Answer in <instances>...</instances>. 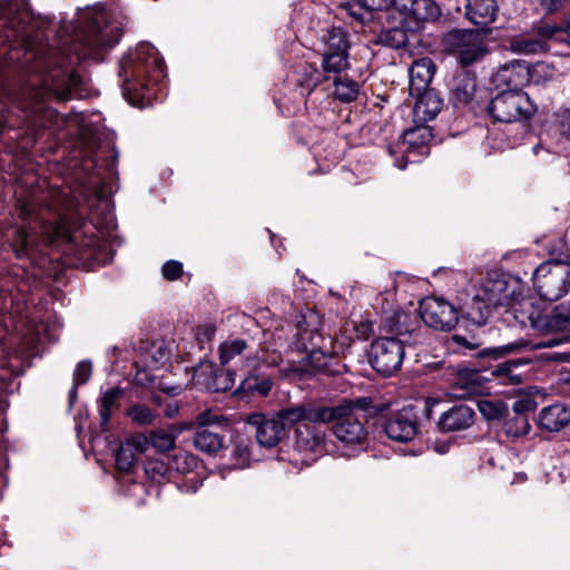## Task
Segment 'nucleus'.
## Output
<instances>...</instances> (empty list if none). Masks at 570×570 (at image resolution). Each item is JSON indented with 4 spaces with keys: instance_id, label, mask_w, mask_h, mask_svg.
I'll list each match as a JSON object with an SVG mask.
<instances>
[{
    "instance_id": "5701e85b",
    "label": "nucleus",
    "mask_w": 570,
    "mask_h": 570,
    "mask_svg": "<svg viewBox=\"0 0 570 570\" xmlns=\"http://www.w3.org/2000/svg\"><path fill=\"white\" fill-rule=\"evenodd\" d=\"M389 4L404 16V21L415 23L417 28L421 22L436 20L441 16L438 2H389Z\"/></svg>"
},
{
    "instance_id": "423d86ee",
    "label": "nucleus",
    "mask_w": 570,
    "mask_h": 570,
    "mask_svg": "<svg viewBox=\"0 0 570 570\" xmlns=\"http://www.w3.org/2000/svg\"><path fill=\"white\" fill-rule=\"evenodd\" d=\"M562 309L563 307L558 305L549 314L530 313L528 315L530 326L535 332L543 336L552 335L551 337H542L533 342L520 338L504 345L488 348V355L501 358L507 355L517 354L525 348H552L570 342V335L563 333L569 326Z\"/></svg>"
},
{
    "instance_id": "6e6d98bb",
    "label": "nucleus",
    "mask_w": 570,
    "mask_h": 570,
    "mask_svg": "<svg viewBox=\"0 0 570 570\" xmlns=\"http://www.w3.org/2000/svg\"><path fill=\"white\" fill-rule=\"evenodd\" d=\"M234 372L226 371L220 372L216 375V383L214 385V391H227L229 390L235 382Z\"/></svg>"
},
{
    "instance_id": "a878e982",
    "label": "nucleus",
    "mask_w": 570,
    "mask_h": 570,
    "mask_svg": "<svg viewBox=\"0 0 570 570\" xmlns=\"http://www.w3.org/2000/svg\"><path fill=\"white\" fill-rule=\"evenodd\" d=\"M488 48L483 38L475 31L463 30L462 52H458L455 58L461 66H470L484 58Z\"/></svg>"
},
{
    "instance_id": "ea45409f",
    "label": "nucleus",
    "mask_w": 570,
    "mask_h": 570,
    "mask_svg": "<svg viewBox=\"0 0 570 570\" xmlns=\"http://www.w3.org/2000/svg\"><path fill=\"white\" fill-rule=\"evenodd\" d=\"M145 473L148 479L154 482H163L169 478L170 468L169 461H164L163 458L149 459L144 465Z\"/></svg>"
},
{
    "instance_id": "3c124183",
    "label": "nucleus",
    "mask_w": 570,
    "mask_h": 570,
    "mask_svg": "<svg viewBox=\"0 0 570 570\" xmlns=\"http://www.w3.org/2000/svg\"><path fill=\"white\" fill-rule=\"evenodd\" d=\"M92 373V365L89 361H81L77 364L73 371V383L82 385L87 383Z\"/></svg>"
},
{
    "instance_id": "f03ea898",
    "label": "nucleus",
    "mask_w": 570,
    "mask_h": 570,
    "mask_svg": "<svg viewBox=\"0 0 570 570\" xmlns=\"http://www.w3.org/2000/svg\"><path fill=\"white\" fill-rule=\"evenodd\" d=\"M58 196L57 190L35 191L30 198L18 199V214L26 224L16 230L14 244L20 247L22 254L32 248L38 229L40 238L48 244L58 238L76 240L77 236L71 234L69 222L57 207Z\"/></svg>"
},
{
    "instance_id": "7ed1b4c3",
    "label": "nucleus",
    "mask_w": 570,
    "mask_h": 570,
    "mask_svg": "<svg viewBox=\"0 0 570 570\" xmlns=\"http://www.w3.org/2000/svg\"><path fill=\"white\" fill-rule=\"evenodd\" d=\"M166 66L157 49L149 42H140L130 50L119 65L122 95L131 105L150 102L156 95L154 87L166 77Z\"/></svg>"
},
{
    "instance_id": "c03bdc74",
    "label": "nucleus",
    "mask_w": 570,
    "mask_h": 570,
    "mask_svg": "<svg viewBox=\"0 0 570 570\" xmlns=\"http://www.w3.org/2000/svg\"><path fill=\"white\" fill-rule=\"evenodd\" d=\"M478 409L482 416L488 421L502 417L507 411V406L503 402L488 399L478 401Z\"/></svg>"
},
{
    "instance_id": "ddd939ff",
    "label": "nucleus",
    "mask_w": 570,
    "mask_h": 570,
    "mask_svg": "<svg viewBox=\"0 0 570 570\" xmlns=\"http://www.w3.org/2000/svg\"><path fill=\"white\" fill-rule=\"evenodd\" d=\"M422 321L438 331H451L459 321V312L448 301L434 296L425 297L420 302Z\"/></svg>"
},
{
    "instance_id": "a18cd8bd",
    "label": "nucleus",
    "mask_w": 570,
    "mask_h": 570,
    "mask_svg": "<svg viewBox=\"0 0 570 570\" xmlns=\"http://www.w3.org/2000/svg\"><path fill=\"white\" fill-rule=\"evenodd\" d=\"M127 415L131 422L138 425L151 424L156 419V414L144 404H135L128 407Z\"/></svg>"
},
{
    "instance_id": "5fc2aeb1",
    "label": "nucleus",
    "mask_w": 570,
    "mask_h": 570,
    "mask_svg": "<svg viewBox=\"0 0 570 570\" xmlns=\"http://www.w3.org/2000/svg\"><path fill=\"white\" fill-rule=\"evenodd\" d=\"M161 273L164 278L176 281L183 273V264L178 261H168L163 265Z\"/></svg>"
},
{
    "instance_id": "e2e57ef3",
    "label": "nucleus",
    "mask_w": 570,
    "mask_h": 570,
    "mask_svg": "<svg viewBox=\"0 0 570 570\" xmlns=\"http://www.w3.org/2000/svg\"><path fill=\"white\" fill-rule=\"evenodd\" d=\"M190 482H191L190 485L187 484V483L180 484L179 485L180 491L193 492L194 493L202 485V482H199L198 480H195V479H193Z\"/></svg>"
},
{
    "instance_id": "338daca9",
    "label": "nucleus",
    "mask_w": 570,
    "mask_h": 570,
    "mask_svg": "<svg viewBox=\"0 0 570 570\" xmlns=\"http://www.w3.org/2000/svg\"><path fill=\"white\" fill-rule=\"evenodd\" d=\"M78 386L79 385H76V383H73L72 387L70 389L69 391V404L70 406L73 405V403L77 401V397H78Z\"/></svg>"
},
{
    "instance_id": "0eeeda50",
    "label": "nucleus",
    "mask_w": 570,
    "mask_h": 570,
    "mask_svg": "<svg viewBox=\"0 0 570 570\" xmlns=\"http://www.w3.org/2000/svg\"><path fill=\"white\" fill-rule=\"evenodd\" d=\"M357 405L350 400L333 406H326L330 417L322 424L333 423L332 433L341 443L344 455L353 456L368 446V433L357 413Z\"/></svg>"
},
{
    "instance_id": "a211bd4d",
    "label": "nucleus",
    "mask_w": 570,
    "mask_h": 570,
    "mask_svg": "<svg viewBox=\"0 0 570 570\" xmlns=\"http://www.w3.org/2000/svg\"><path fill=\"white\" fill-rule=\"evenodd\" d=\"M320 317L313 311L299 314V320L296 325L295 340L293 346L299 352H308L318 346L321 340L320 334Z\"/></svg>"
},
{
    "instance_id": "052dcab7",
    "label": "nucleus",
    "mask_w": 570,
    "mask_h": 570,
    "mask_svg": "<svg viewBox=\"0 0 570 570\" xmlns=\"http://www.w3.org/2000/svg\"><path fill=\"white\" fill-rule=\"evenodd\" d=\"M452 340L458 345L463 346V347H465L468 350H474L478 346L476 343H472V342L468 341L466 337L463 336V335L454 334L452 336Z\"/></svg>"
},
{
    "instance_id": "393cba45",
    "label": "nucleus",
    "mask_w": 570,
    "mask_h": 570,
    "mask_svg": "<svg viewBox=\"0 0 570 570\" xmlns=\"http://www.w3.org/2000/svg\"><path fill=\"white\" fill-rule=\"evenodd\" d=\"M435 73V65L431 58H421L412 62L409 69V92L411 96L417 92L431 90L430 83Z\"/></svg>"
},
{
    "instance_id": "c85d7f7f",
    "label": "nucleus",
    "mask_w": 570,
    "mask_h": 570,
    "mask_svg": "<svg viewBox=\"0 0 570 570\" xmlns=\"http://www.w3.org/2000/svg\"><path fill=\"white\" fill-rule=\"evenodd\" d=\"M465 17L475 26L485 27L495 20V2H465Z\"/></svg>"
},
{
    "instance_id": "aec40b11",
    "label": "nucleus",
    "mask_w": 570,
    "mask_h": 570,
    "mask_svg": "<svg viewBox=\"0 0 570 570\" xmlns=\"http://www.w3.org/2000/svg\"><path fill=\"white\" fill-rule=\"evenodd\" d=\"M475 422L474 410L466 404H455L444 411L438 421L442 432H459L470 429Z\"/></svg>"
},
{
    "instance_id": "774afa93",
    "label": "nucleus",
    "mask_w": 570,
    "mask_h": 570,
    "mask_svg": "<svg viewBox=\"0 0 570 570\" xmlns=\"http://www.w3.org/2000/svg\"><path fill=\"white\" fill-rule=\"evenodd\" d=\"M561 307H563V314L567 320L568 326L570 325V301L563 304H560Z\"/></svg>"
},
{
    "instance_id": "de8ad7c7",
    "label": "nucleus",
    "mask_w": 570,
    "mask_h": 570,
    "mask_svg": "<svg viewBox=\"0 0 570 570\" xmlns=\"http://www.w3.org/2000/svg\"><path fill=\"white\" fill-rule=\"evenodd\" d=\"M463 30L454 29L446 32L442 40L444 50L452 56L462 52Z\"/></svg>"
},
{
    "instance_id": "4d7b16f0",
    "label": "nucleus",
    "mask_w": 570,
    "mask_h": 570,
    "mask_svg": "<svg viewBox=\"0 0 570 570\" xmlns=\"http://www.w3.org/2000/svg\"><path fill=\"white\" fill-rule=\"evenodd\" d=\"M560 134L570 139V106L562 109L558 115Z\"/></svg>"
},
{
    "instance_id": "f704fd0d",
    "label": "nucleus",
    "mask_w": 570,
    "mask_h": 570,
    "mask_svg": "<svg viewBox=\"0 0 570 570\" xmlns=\"http://www.w3.org/2000/svg\"><path fill=\"white\" fill-rule=\"evenodd\" d=\"M328 52H348L350 41L347 33L341 27H332L322 36Z\"/></svg>"
},
{
    "instance_id": "1a4fd4ad",
    "label": "nucleus",
    "mask_w": 570,
    "mask_h": 570,
    "mask_svg": "<svg viewBox=\"0 0 570 570\" xmlns=\"http://www.w3.org/2000/svg\"><path fill=\"white\" fill-rule=\"evenodd\" d=\"M406 318V314L395 313L387 321V331L397 337H379L371 344L368 362L373 370L383 376H392L403 364L405 341L400 337L406 335L409 330L403 328L401 322Z\"/></svg>"
},
{
    "instance_id": "2f4dec72",
    "label": "nucleus",
    "mask_w": 570,
    "mask_h": 570,
    "mask_svg": "<svg viewBox=\"0 0 570 570\" xmlns=\"http://www.w3.org/2000/svg\"><path fill=\"white\" fill-rule=\"evenodd\" d=\"M391 6H382V2H343L341 9L345 10L355 21L365 24L373 19V11L389 10Z\"/></svg>"
},
{
    "instance_id": "473e14b6",
    "label": "nucleus",
    "mask_w": 570,
    "mask_h": 570,
    "mask_svg": "<svg viewBox=\"0 0 570 570\" xmlns=\"http://www.w3.org/2000/svg\"><path fill=\"white\" fill-rule=\"evenodd\" d=\"M333 96L341 102L348 104L357 99L361 83L346 76H335L333 80Z\"/></svg>"
},
{
    "instance_id": "39448f33",
    "label": "nucleus",
    "mask_w": 570,
    "mask_h": 570,
    "mask_svg": "<svg viewBox=\"0 0 570 570\" xmlns=\"http://www.w3.org/2000/svg\"><path fill=\"white\" fill-rule=\"evenodd\" d=\"M327 405L298 403L278 410L275 414L282 422L288 435L291 428L295 429V449L302 453H322L325 450L326 433L316 424L330 417Z\"/></svg>"
},
{
    "instance_id": "49530a36",
    "label": "nucleus",
    "mask_w": 570,
    "mask_h": 570,
    "mask_svg": "<svg viewBox=\"0 0 570 570\" xmlns=\"http://www.w3.org/2000/svg\"><path fill=\"white\" fill-rule=\"evenodd\" d=\"M148 356L150 360L147 364L153 368H159L168 363L170 358V351L164 343L153 344L148 352Z\"/></svg>"
},
{
    "instance_id": "6ab92c4d",
    "label": "nucleus",
    "mask_w": 570,
    "mask_h": 570,
    "mask_svg": "<svg viewBox=\"0 0 570 570\" xmlns=\"http://www.w3.org/2000/svg\"><path fill=\"white\" fill-rule=\"evenodd\" d=\"M570 424V405L557 402L542 407L537 417V425L548 433H559Z\"/></svg>"
},
{
    "instance_id": "412c9836",
    "label": "nucleus",
    "mask_w": 570,
    "mask_h": 570,
    "mask_svg": "<svg viewBox=\"0 0 570 570\" xmlns=\"http://www.w3.org/2000/svg\"><path fill=\"white\" fill-rule=\"evenodd\" d=\"M530 67L524 61L512 60L498 68L492 76V81L495 86H507L510 89H515L530 81Z\"/></svg>"
},
{
    "instance_id": "37998d69",
    "label": "nucleus",
    "mask_w": 570,
    "mask_h": 570,
    "mask_svg": "<svg viewBox=\"0 0 570 570\" xmlns=\"http://www.w3.org/2000/svg\"><path fill=\"white\" fill-rule=\"evenodd\" d=\"M230 468L244 469L247 468L250 460L249 445L246 440H239L235 443L230 451Z\"/></svg>"
},
{
    "instance_id": "9b49d317",
    "label": "nucleus",
    "mask_w": 570,
    "mask_h": 570,
    "mask_svg": "<svg viewBox=\"0 0 570 570\" xmlns=\"http://www.w3.org/2000/svg\"><path fill=\"white\" fill-rule=\"evenodd\" d=\"M532 282L542 299L556 302L570 289V264L561 261L543 262L534 269Z\"/></svg>"
},
{
    "instance_id": "c9c22d12",
    "label": "nucleus",
    "mask_w": 570,
    "mask_h": 570,
    "mask_svg": "<svg viewBox=\"0 0 570 570\" xmlns=\"http://www.w3.org/2000/svg\"><path fill=\"white\" fill-rule=\"evenodd\" d=\"M273 387V381L271 379H262L256 375H246L242 379L236 393H256L261 396H266Z\"/></svg>"
},
{
    "instance_id": "dca6fc26",
    "label": "nucleus",
    "mask_w": 570,
    "mask_h": 570,
    "mask_svg": "<svg viewBox=\"0 0 570 570\" xmlns=\"http://www.w3.org/2000/svg\"><path fill=\"white\" fill-rule=\"evenodd\" d=\"M384 431L389 439L400 443H407L417 433V414L412 405L391 414L384 422Z\"/></svg>"
},
{
    "instance_id": "6e6552de",
    "label": "nucleus",
    "mask_w": 570,
    "mask_h": 570,
    "mask_svg": "<svg viewBox=\"0 0 570 570\" xmlns=\"http://www.w3.org/2000/svg\"><path fill=\"white\" fill-rule=\"evenodd\" d=\"M476 297L495 308H507L513 314L525 313L527 306H532L525 297V285L517 277L504 273H488L485 279L475 288Z\"/></svg>"
},
{
    "instance_id": "4468645a",
    "label": "nucleus",
    "mask_w": 570,
    "mask_h": 570,
    "mask_svg": "<svg viewBox=\"0 0 570 570\" xmlns=\"http://www.w3.org/2000/svg\"><path fill=\"white\" fill-rule=\"evenodd\" d=\"M433 135L431 128L425 125L415 124L414 128H410L404 131L402 146L403 156L402 159L395 158L394 166L399 169H405L407 163H415L419 157H425L429 155L430 149L428 144L432 140Z\"/></svg>"
},
{
    "instance_id": "bb28decb",
    "label": "nucleus",
    "mask_w": 570,
    "mask_h": 570,
    "mask_svg": "<svg viewBox=\"0 0 570 570\" xmlns=\"http://www.w3.org/2000/svg\"><path fill=\"white\" fill-rule=\"evenodd\" d=\"M125 391L121 387H110L100 390L97 399V407L99 414V425L102 432L109 430L112 412L119 409L120 400L124 397Z\"/></svg>"
},
{
    "instance_id": "20e7f679",
    "label": "nucleus",
    "mask_w": 570,
    "mask_h": 570,
    "mask_svg": "<svg viewBox=\"0 0 570 570\" xmlns=\"http://www.w3.org/2000/svg\"><path fill=\"white\" fill-rule=\"evenodd\" d=\"M77 26L70 40V50L78 59L101 60V52L114 48L121 38L122 23L108 13L100 3L78 11Z\"/></svg>"
},
{
    "instance_id": "e433bc0d",
    "label": "nucleus",
    "mask_w": 570,
    "mask_h": 570,
    "mask_svg": "<svg viewBox=\"0 0 570 570\" xmlns=\"http://www.w3.org/2000/svg\"><path fill=\"white\" fill-rule=\"evenodd\" d=\"M247 348L248 344L243 338H232L223 342L218 347L220 364H228L236 356L243 355Z\"/></svg>"
},
{
    "instance_id": "9d476101",
    "label": "nucleus",
    "mask_w": 570,
    "mask_h": 570,
    "mask_svg": "<svg viewBox=\"0 0 570 570\" xmlns=\"http://www.w3.org/2000/svg\"><path fill=\"white\" fill-rule=\"evenodd\" d=\"M539 38L515 37L510 41L511 50L518 55H539L550 50L549 42L564 45L570 48V16L562 22H552L542 18L533 24Z\"/></svg>"
},
{
    "instance_id": "f257e3e1",
    "label": "nucleus",
    "mask_w": 570,
    "mask_h": 570,
    "mask_svg": "<svg viewBox=\"0 0 570 570\" xmlns=\"http://www.w3.org/2000/svg\"><path fill=\"white\" fill-rule=\"evenodd\" d=\"M38 83L21 89L18 96H7L1 109L0 134L6 129L26 127L33 140L42 135L45 128L59 126L58 112L48 107L47 97L67 100L81 96V78L67 67H57L45 71Z\"/></svg>"
},
{
    "instance_id": "4be33fe9",
    "label": "nucleus",
    "mask_w": 570,
    "mask_h": 570,
    "mask_svg": "<svg viewBox=\"0 0 570 570\" xmlns=\"http://www.w3.org/2000/svg\"><path fill=\"white\" fill-rule=\"evenodd\" d=\"M530 401H517L512 407V414H508L502 424V431L512 441L523 438L531 431L525 411L529 409Z\"/></svg>"
},
{
    "instance_id": "09e8293b",
    "label": "nucleus",
    "mask_w": 570,
    "mask_h": 570,
    "mask_svg": "<svg viewBox=\"0 0 570 570\" xmlns=\"http://www.w3.org/2000/svg\"><path fill=\"white\" fill-rule=\"evenodd\" d=\"M532 80L535 83L546 82L551 80L556 75V69L546 62H537L530 68Z\"/></svg>"
},
{
    "instance_id": "a19ab883",
    "label": "nucleus",
    "mask_w": 570,
    "mask_h": 570,
    "mask_svg": "<svg viewBox=\"0 0 570 570\" xmlns=\"http://www.w3.org/2000/svg\"><path fill=\"white\" fill-rule=\"evenodd\" d=\"M175 434L166 430H155L149 433L144 443H149L159 452H166L175 446Z\"/></svg>"
},
{
    "instance_id": "680f3d73",
    "label": "nucleus",
    "mask_w": 570,
    "mask_h": 570,
    "mask_svg": "<svg viewBox=\"0 0 570 570\" xmlns=\"http://www.w3.org/2000/svg\"><path fill=\"white\" fill-rule=\"evenodd\" d=\"M159 389L165 392L166 394L170 395V396H176V395H179L183 391L181 386L180 385H166V384H160L159 385Z\"/></svg>"
},
{
    "instance_id": "cd10ccee",
    "label": "nucleus",
    "mask_w": 570,
    "mask_h": 570,
    "mask_svg": "<svg viewBox=\"0 0 570 570\" xmlns=\"http://www.w3.org/2000/svg\"><path fill=\"white\" fill-rule=\"evenodd\" d=\"M144 451V444L140 439L127 440L121 443L116 451V468L124 472H129L138 461V455Z\"/></svg>"
},
{
    "instance_id": "603ef678",
    "label": "nucleus",
    "mask_w": 570,
    "mask_h": 570,
    "mask_svg": "<svg viewBox=\"0 0 570 570\" xmlns=\"http://www.w3.org/2000/svg\"><path fill=\"white\" fill-rule=\"evenodd\" d=\"M298 82L301 87V95H309L320 82V76L315 70L309 72L305 71Z\"/></svg>"
},
{
    "instance_id": "4c0bfd02",
    "label": "nucleus",
    "mask_w": 570,
    "mask_h": 570,
    "mask_svg": "<svg viewBox=\"0 0 570 570\" xmlns=\"http://www.w3.org/2000/svg\"><path fill=\"white\" fill-rule=\"evenodd\" d=\"M348 67V52H323L322 69L325 73L338 75Z\"/></svg>"
},
{
    "instance_id": "bf43d9fd",
    "label": "nucleus",
    "mask_w": 570,
    "mask_h": 570,
    "mask_svg": "<svg viewBox=\"0 0 570 570\" xmlns=\"http://www.w3.org/2000/svg\"><path fill=\"white\" fill-rule=\"evenodd\" d=\"M95 225L99 228H109L114 225V215H112V212L110 209H108L101 220H98L95 223Z\"/></svg>"
},
{
    "instance_id": "2eb2a0df",
    "label": "nucleus",
    "mask_w": 570,
    "mask_h": 570,
    "mask_svg": "<svg viewBox=\"0 0 570 570\" xmlns=\"http://www.w3.org/2000/svg\"><path fill=\"white\" fill-rule=\"evenodd\" d=\"M246 423L255 430L257 443L266 449L277 446L287 434L276 414L252 413L247 416Z\"/></svg>"
},
{
    "instance_id": "69168bd1",
    "label": "nucleus",
    "mask_w": 570,
    "mask_h": 570,
    "mask_svg": "<svg viewBox=\"0 0 570 570\" xmlns=\"http://www.w3.org/2000/svg\"><path fill=\"white\" fill-rule=\"evenodd\" d=\"M543 358L548 360V361H566L567 356L564 354L554 352V353L546 354L543 356Z\"/></svg>"
},
{
    "instance_id": "0e129e2a",
    "label": "nucleus",
    "mask_w": 570,
    "mask_h": 570,
    "mask_svg": "<svg viewBox=\"0 0 570 570\" xmlns=\"http://www.w3.org/2000/svg\"><path fill=\"white\" fill-rule=\"evenodd\" d=\"M179 412V407L176 403H170L165 409V415L169 419L175 417Z\"/></svg>"
},
{
    "instance_id": "8fccbe9b",
    "label": "nucleus",
    "mask_w": 570,
    "mask_h": 570,
    "mask_svg": "<svg viewBox=\"0 0 570 570\" xmlns=\"http://www.w3.org/2000/svg\"><path fill=\"white\" fill-rule=\"evenodd\" d=\"M265 360L258 351L254 353H247L242 360V370L244 371V376L256 375V371L262 366Z\"/></svg>"
},
{
    "instance_id": "72a5a7b5",
    "label": "nucleus",
    "mask_w": 570,
    "mask_h": 570,
    "mask_svg": "<svg viewBox=\"0 0 570 570\" xmlns=\"http://www.w3.org/2000/svg\"><path fill=\"white\" fill-rule=\"evenodd\" d=\"M194 445L196 449L213 454L218 452L224 445V438L207 429L197 431L194 435Z\"/></svg>"
},
{
    "instance_id": "864d4df0",
    "label": "nucleus",
    "mask_w": 570,
    "mask_h": 570,
    "mask_svg": "<svg viewBox=\"0 0 570 570\" xmlns=\"http://www.w3.org/2000/svg\"><path fill=\"white\" fill-rule=\"evenodd\" d=\"M381 40L391 47L400 48L405 43V33L401 29L389 30L382 35Z\"/></svg>"
},
{
    "instance_id": "f8f14e48",
    "label": "nucleus",
    "mask_w": 570,
    "mask_h": 570,
    "mask_svg": "<svg viewBox=\"0 0 570 570\" xmlns=\"http://www.w3.org/2000/svg\"><path fill=\"white\" fill-rule=\"evenodd\" d=\"M490 116L500 122L527 120L537 111V105L529 95L519 89H508L493 97L489 105Z\"/></svg>"
},
{
    "instance_id": "79ce46f5",
    "label": "nucleus",
    "mask_w": 570,
    "mask_h": 570,
    "mask_svg": "<svg viewBox=\"0 0 570 570\" xmlns=\"http://www.w3.org/2000/svg\"><path fill=\"white\" fill-rule=\"evenodd\" d=\"M306 353L305 361L315 372L332 373L330 364L334 360L333 356L316 347Z\"/></svg>"
},
{
    "instance_id": "58836bf2",
    "label": "nucleus",
    "mask_w": 570,
    "mask_h": 570,
    "mask_svg": "<svg viewBox=\"0 0 570 570\" xmlns=\"http://www.w3.org/2000/svg\"><path fill=\"white\" fill-rule=\"evenodd\" d=\"M169 461L170 472L187 474L198 466V459L188 452H178L167 458Z\"/></svg>"
},
{
    "instance_id": "b1692460",
    "label": "nucleus",
    "mask_w": 570,
    "mask_h": 570,
    "mask_svg": "<svg viewBox=\"0 0 570 570\" xmlns=\"http://www.w3.org/2000/svg\"><path fill=\"white\" fill-rule=\"evenodd\" d=\"M413 97L416 98L413 107L414 124L425 125L442 110L443 100L434 89L417 92Z\"/></svg>"
},
{
    "instance_id": "13d9d810",
    "label": "nucleus",
    "mask_w": 570,
    "mask_h": 570,
    "mask_svg": "<svg viewBox=\"0 0 570 570\" xmlns=\"http://www.w3.org/2000/svg\"><path fill=\"white\" fill-rule=\"evenodd\" d=\"M223 421H225L223 416H219L218 414L212 411H205L200 413L197 417V422L202 426L220 424Z\"/></svg>"
},
{
    "instance_id": "f3484780",
    "label": "nucleus",
    "mask_w": 570,
    "mask_h": 570,
    "mask_svg": "<svg viewBox=\"0 0 570 570\" xmlns=\"http://www.w3.org/2000/svg\"><path fill=\"white\" fill-rule=\"evenodd\" d=\"M487 96V89L478 88L476 78L472 72H461L452 80L451 99L456 107L470 104L478 106Z\"/></svg>"
},
{
    "instance_id": "c756f323",
    "label": "nucleus",
    "mask_w": 570,
    "mask_h": 570,
    "mask_svg": "<svg viewBox=\"0 0 570 570\" xmlns=\"http://www.w3.org/2000/svg\"><path fill=\"white\" fill-rule=\"evenodd\" d=\"M529 364L525 358H514L498 364L492 374L500 379L501 383L518 385L522 383V373L519 371L521 366Z\"/></svg>"
},
{
    "instance_id": "7c9ffc66",
    "label": "nucleus",
    "mask_w": 570,
    "mask_h": 570,
    "mask_svg": "<svg viewBox=\"0 0 570 570\" xmlns=\"http://www.w3.org/2000/svg\"><path fill=\"white\" fill-rule=\"evenodd\" d=\"M494 308L487 304L483 298L476 297V291L469 302L462 307V315L476 326L485 325L491 312Z\"/></svg>"
}]
</instances>
